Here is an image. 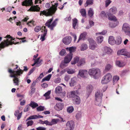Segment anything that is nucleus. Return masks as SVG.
Instances as JSON below:
<instances>
[{
	"instance_id": "44",
	"label": "nucleus",
	"mask_w": 130,
	"mask_h": 130,
	"mask_svg": "<svg viewBox=\"0 0 130 130\" xmlns=\"http://www.w3.org/2000/svg\"><path fill=\"white\" fill-rule=\"evenodd\" d=\"M77 20L76 19H73V28L75 29V26L77 22Z\"/></svg>"
},
{
	"instance_id": "23",
	"label": "nucleus",
	"mask_w": 130,
	"mask_h": 130,
	"mask_svg": "<svg viewBox=\"0 0 130 130\" xmlns=\"http://www.w3.org/2000/svg\"><path fill=\"white\" fill-rule=\"evenodd\" d=\"M76 77H73L71 78V81L70 82L69 84L71 86H73L75 84L76 82Z\"/></svg>"
},
{
	"instance_id": "19",
	"label": "nucleus",
	"mask_w": 130,
	"mask_h": 130,
	"mask_svg": "<svg viewBox=\"0 0 130 130\" xmlns=\"http://www.w3.org/2000/svg\"><path fill=\"white\" fill-rule=\"evenodd\" d=\"M116 66L120 67H123L125 65V63L124 62L119 60H117L116 61Z\"/></svg>"
},
{
	"instance_id": "3",
	"label": "nucleus",
	"mask_w": 130,
	"mask_h": 130,
	"mask_svg": "<svg viewBox=\"0 0 130 130\" xmlns=\"http://www.w3.org/2000/svg\"><path fill=\"white\" fill-rule=\"evenodd\" d=\"M6 37V40H5L4 42H2L0 44V48H4L6 46H8L9 45L16 44L14 41H15L16 39H13L10 35H7Z\"/></svg>"
},
{
	"instance_id": "20",
	"label": "nucleus",
	"mask_w": 130,
	"mask_h": 130,
	"mask_svg": "<svg viewBox=\"0 0 130 130\" xmlns=\"http://www.w3.org/2000/svg\"><path fill=\"white\" fill-rule=\"evenodd\" d=\"M107 15L108 17V19L109 20L111 21H114L117 20V19L116 17L114 15H113L111 13H108L107 14Z\"/></svg>"
},
{
	"instance_id": "35",
	"label": "nucleus",
	"mask_w": 130,
	"mask_h": 130,
	"mask_svg": "<svg viewBox=\"0 0 130 130\" xmlns=\"http://www.w3.org/2000/svg\"><path fill=\"white\" fill-rule=\"evenodd\" d=\"M119 79V78L118 76H113V83H114V84L116 83Z\"/></svg>"
},
{
	"instance_id": "51",
	"label": "nucleus",
	"mask_w": 130,
	"mask_h": 130,
	"mask_svg": "<svg viewBox=\"0 0 130 130\" xmlns=\"http://www.w3.org/2000/svg\"><path fill=\"white\" fill-rule=\"evenodd\" d=\"M112 66L110 64H107L105 67V70L106 71H108L112 67Z\"/></svg>"
},
{
	"instance_id": "63",
	"label": "nucleus",
	"mask_w": 130,
	"mask_h": 130,
	"mask_svg": "<svg viewBox=\"0 0 130 130\" xmlns=\"http://www.w3.org/2000/svg\"><path fill=\"white\" fill-rule=\"evenodd\" d=\"M44 76V75L43 73H41L39 75V77H38L37 79L38 80L42 78Z\"/></svg>"
},
{
	"instance_id": "9",
	"label": "nucleus",
	"mask_w": 130,
	"mask_h": 130,
	"mask_svg": "<svg viewBox=\"0 0 130 130\" xmlns=\"http://www.w3.org/2000/svg\"><path fill=\"white\" fill-rule=\"evenodd\" d=\"M112 76L110 73H107L102 78L101 83L103 84H107L111 79Z\"/></svg>"
},
{
	"instance_id": "13",
	"label": "nucleus",
	"mask_w": 130,
	"mask_h": 130,
	"mask_svg": "<svg viewBox=\"0 0 130 130\" xmlns=\"http://www.w3.org/2000/svg\"><path fill=\"white\" fill-rule=\"evenodd\" d=\"M88 73L87 71L85 70H80L79 71L78 76H80L81 77L84 78L86 77Z\"/></svg>"
},
{
	"instance_id": "27",
	"label": "nucleus",
	"mask_w": 130,
	"mask_h": 130,
	"mask_svg": "<svg viewBox=\"0 0 130 130\" xmlns=\"http://www.w3.org/2000/svg\"><path fill=\"white\" fill-rule=\"evenodd\" d=\"M109 13L112 14H115L117 12L116 8L115 7H113L111 8L109 10Z\"/></svg>"
},
{
	"instance_id": "30",
	"label": "nucleus",
	"mask_w": 130,
	"mask_h": 130,
	"mask_svg": "<svg viewBox=\"0 0 130 130\" xmlns=\"http://www.w3.org/2000/svg\"><path fill=\"white\" fill-rule=\"evenodd\" d=\"M38 118V117L37 115H33L27 118L26 120V121L30 120L37 119Z\"/></svg>"
},
{
	"instance_id": "52",
	"label": "nucleus",
	"mask_w": 130,
	"mask_h": 130,
	"mask_svg": "<svg viewBox=\"0 0 130 130\" xmlns=\"http://www.w3.org/2000/svg\"><path fill=\"white\" fill-rule=\"evenodd\" d=\"M34 122L32 120H30L28 121L26 123L27 126L28 127L29 126L32 125L33 124Z\"/></svg>"
},
{
	"instance_id": "31",
	"label": "nucleus",
	"mask_w": 130,
	"mask_h": 130,
	"mask_svg": "<svg viewBox=\"0 0 130 130\" xmlns=\"http://www.w3.org/2000/svg\"><path fill=\"white\" fill-rule=\"evenodd\" d=\"M29 106L32 107L33 108L38 106V104L36 103L31 101L29 104Z\"/></svg>"
},
{
	"instance_id": "38",
	"label": "nucleus",
	"mask_w": 130,
	"mask_h": 130,
	"mask_svg": "<svg viewBox=\"0 0 130 130\" xmlns=\"http://www.w3.org/2000/svg\"><path fill=\"white\" fill-rule=\"evenodd\" d=\"M50 93L51 91H49L44 94V96L45 97V99H47L50 98Z\"/></svg>"
},
{
	"instance_id": "6",
	"label": "nucleus",
	"mask_w": 130,
	"mask_h": 130,
	"mask_svg": "<svg viewBox=\"0 0 130 130\" xmlns=\"http://www.w3.org/2000/svg\"><path fill=\"white\" fill-rule=\"evenodd\" d=\"M76 91H73L68 93L67 96L69 98H72L74 103L76 104H79L80 102V98L78 96L76 95Z\"/></svg>"
},
{
	"instance_id": "48",
	"label": "nucleus",
	"mask_w": 130,
	"mask_h": 130,
	"mask_svg": "<svg viewBox=\"0 0 130 130\" xmlns=\"http://www.w3.org/2000/svg\"><path fill=\"white\" fill-rule=\"evenodd\" d=\"M128 71L127 70H123L121 72L120 74L121 76H123L125 75Z\"/></svg>"
},
{
	"instance_id": "49",
	"label": "nucleus",
	"mask_w": 130,
	"mask_h": 130,
	"mask_svg": "<svg viewBox=\"0 0 130 130\" xmlns=\"http://www.w3.org/2000/svg\"><path fill=\"white\" fill-rule=\"evenodd\" d=\"M100 16L102 18H104L106 17V15L105 12L104 11H101Z\"/></svg>"
},
{
	"instance_id": "15",
	"label": "nucleus",
	"mask_w": 130,
	"mask_h": 130,
	"mask_svg": "<svg viewBox=\"0 0 130 130\" xmlns=\"http://www.w3.org/2000/svg\"><path fill=\"white\" fill-rule=\"evenodd\" d=\"M64 107V104L63 103H57L55 106L54 108L56 110L59 111L62 110Z\"/></svg>"
},
{
	"instance_id": "61",
	"label": "nucleus",
	"mask_w": 130,
	"mask_h": 130,
	"mask_svg": "<svg viewBox=\"0 0 130 130\" xmlns=\"http://www.w3.org/2000/svg\"><path fill=\"white\" fill-rule=\"evenodd\" d=\"M41 86L43 88H45L47 87L48 85L45 83H43L41 84Z\"/></svg>"
},
{
	"instance_id": "22",
	"label": "nucleus",
	"mask_w": 130,
	"mask_h": 130,
	"mask_svg": "<svg viewBox=\"0 0 130 130\" xmlns=\"http://www.w3.org/2000/svg\"><path fill=\"white\" fill-rule=\"evenodd\" d=\"M93 89V86L91 85H88L87 87V91L88 92V94H90Z\"/></svg>"
},
{
	"instance_id": "4",
	"label": "nucleus",
	"mask_w": 130,
	"mask_h": 130,
	"mask_svg": "<svg viewBox=\"0 0 130 130\" xmlns=\"http://www.w3.org/2000/svg\"><path fill=\"white\" fill-rule=\"evenodd\" d=\"M75 49L76 48L73 47L69 48V51L70 52V53L65 57L64 62H62L60 65V67L62 68V66L64 65V63H68L71 61L73 56L72 52L75 51Z\"/></svg>"
},
{
	"instance_id": "26",
	"label": "nucleus",
	"mask_w": 130,
	"mask_h": 130,
	"mask_svg": "<svg viewBox=\"0 0 130 130\" xmlns=\"http://www.w3.org/2000/svg\"><path fill=\"white\" fill-rule=\"evenodd\" d=\"M94 14V11L93 9L90 8H89L88 12V14L90 17H92Z\"/></svg>"
},
{
	"instance_id": "46",
	"label": "nucleus",
	"mask_w": 130,
	"mask_h": 130,
	"mask_svg": "<svg viewBox=\"0 0 130 130\" xmlns=\"http://www.w3.org/2000/svg\"><path fill=\"white\" fill-rule=\"evenodd\" d=\"M37 110L38 111H43L45 109L44 106H40L37 108Z\"/></svg>"
},
{
	"instance_id": "40",
	"label": "nucleus",
	"mask_w": 130,
	"mask_h": 130,
	"mask_svg": "<svg viewBox=\"0 0 130 130\" xmlns=\"http://www.w3.org/2000/svg\"><path fill=\"white\" fill-rule=\"evenodd\" d=\"M85 62V60L84 59H81L79 60L78 66L82 65Z\"/></svg>"
},
{
	"instance_id": "37",
	"label": "nucleus",
	"mask_w": 130,
	"mask_h": 130,
	"mask_svg": "<svg viewBox=\"0 0 130 130\" xmlns=\"http://www.w3.org/2000/svg\"><path fill=\"white\" fill-rule=\"evenodd\" d=\"M29 10L31 11H39V9H38L35 6H32L30 8Z\"/></svg>"
},
{
	"instance_id": "59",
	"label": "nucleus",
	"mask_w": 130,
	"mask_h": 130,
	"mask_svg": "<svg viewBox=\"0 0 130 130\" xmlns=\"http://www.w3.org/2000/svg\"><path fill=\"white\" fill-rule=\"evenodd\" d=\"M60 82V78L59 77L56 78L54 80V82L56 83H58Z\"/></svg>"
},
{
	"instance_id": "32",
	"label": "nucleus",
	"mask_w": 130,
	"mask_h": 130,
	"mask_svg": "<svg viewBox=\"0 0 130 130\" xmlns=\"http://www.w3.org/2000/svg\"><path fill=\"white\" fill-rule=\"evenodd\" d=\"M79 58L78 57H76L74 58L73 60L71 61L72 64H76L77 62H78L79 60Z\"/></svg>"
},
{
	"instance_id": "25",
	"label": "nucleus",
	"mask_w": 130,
	"mask_h": 130,
	"mask_svg": "<svg viewBox=\"0 0 130 130\" xmlns=\"http://www.w3.org/2000/svg\"><path fill=\"white\" fill-rule=\"evenodd\" d=\"M121 38L120 36H118L117 37L115 43H116L117 45H119L121 44L122 42Z\"/></svg>"
},
{
	"instance_id": "17",
	"label": "nucleus",
	"mask_w": 130,
	"mask_h": 130,
	"mask_svg": "<svg viewBox=\"0 0 130 130\" xmlns=\"http://www.w3.org/2000/svg\"><path fill=\"white\" fill-rule=\"evenodd\" d=\"M87 34V33L86 32H84L83 33H81L79 38L77 42H78L80 40H84L86 38Z\"/></svg>"
},
{
	"instance_id": "57",
	"label": "nucleus",
	"mask_w": 130,
	"mask_h": 130,
	"mask_svg": "<svg viewBox=\"0 0 130 130\" xmlns=\"http://www.w3.org/2000/svg\"><path fill=\"white\" fill-rule=\"evenodd\" d=\"M66 53V51L64 49H62L60 52L59 54L61 56H63Z\"/></svg>"
},
{
	"instance_id": "64",
	"label": "nucleus",
	"mask_w": 130,
	"mask_h": 130,
	"mask_svg": "<svg viewBox=\"0 0 130 130\" xmlns=\"http://www.w3.org/2000/svg\"><path fill=\"white\" fill-rule=\"evenodd\" d=\"M125 56H126L127 57H130V53L126 51Z\"/></svg>"
},
{
	"instance_id": "54",
	"label": "nucleus",
	"mask_w": 130,
	"mask_h": 130,
	"mask_svg": "<svg viewBox=\"0 0 130 130\" xmlns=\"http://www.w3.org/2000/svg\"><path fill=\"white\" fill-rule=\"evenodd\" d=\"M30 106L29 105H26L24 109V111L25 112H26L28 111L30 109Z\"/></svg>"
},
{
	"instance_id": "55",
	"label": "nucleus",
	"mask_w": 130,
	"mask_h": 130,
	"mask_svg": "<svg viewBox=\"0 0 130 130\" xmlns=\"http://www.w3.org/2000/svg\"><path fill=\"white\" fill-rule=\"evenodd\" d=\"M67 73L69 74H72L74 73V71L71 69H69L67 70Z\"/></svg>"
},
{
	"instance_id": "24",
	"label": "nucleus",
	"mask_w": 130,
	"mask_h": 130,
	"mask_svg": "<svg viewBox=\"0 0 130 130\" xmlns=\"http://www.w3.org/2000/svg\"><path fill=\"white\" fill-rule=\"evenodd\" d=\"M40 57L36 59H33L34 60H35V61L37 62L36 64V66L38 67L41 65V62L42 61V59H40Z\"/></svg>"
},
{
	"instance_id": "10",
	"label": "nucleus",
	"mask_w": 130,
	"mask_h": 130,
	"mask_svg": "<svg viewBox=\"0 0 130 130\" xmlns=\"http://www.w3.org/2000/svg\"><path fill=\"white\" fill-rule=\"evenodd\" d=\"M122 30L124 32L126 35L130 37V26L128 24L125 23L123 24Z\"/></svg>"
},
{
	"instance_id": "12",
	"label": "nucleus",
	"mask_w": 130,
	"mask_h": 130,
	"mask_svg": "<svg viewBox=\"0 0 130 130\" xmlns=\"http://www.w3.org/2000/svg\"><path fill=\"white\" fill-rule=\"evenodd\" d=\"M67 130H73L75 124L74 122L72 121H68L66 124Z\"/></svg>"
},
{
	"instance_id": "53",
	"label": "nucleus",
	"mask_w": 130,
	"mask_h": 130,
	"mask_svg": "<svg viewBox=\"0 0 130 130\" xmlns=\"http://www.w3.org/2000/svg\"><path fill=\"white\" fill-rule=\"evenodd\" d=\"M45 124L46 125H52V124L51 121L49 122L47 120L45 121Z\"/></svg>"
},
{
	"instance_id": "16",
	"label": "nucleus",
	"mask_w": 130,
	"mask_h": 130,
	"mask_svg": "<svg viewBox=\"0 0 130 130\" xmlns=\"http://www.w3.org/2000/svg\"><path fill=\"white\" fill-rule=\"evenodd\" d=\"M103 52L102 55L104 56L106 54H110L112 51V50L110 47L106 46L104 47V48Z\"/></svg>"
},
{
	"instance_id": "58",
	"label": "nucleus",
	"mask_w": 130,
	"mask_h": 130,
	"mask_svg": "<svg viewBox=\"0 0 130 130\" xmlns=\"http://www.w3.org/2000/svg\"><path fill=\"white\" fill-rule=\"evenodd\" d=\"M111 2L110 0H106L105 1L106 7H107L108 6Z\"/></svg>"
},
{
	"instance_id": "11",
	"label": "nucleus",
	"mask_w": 130,
	"mask_h": 130,
	"mask_svg": "<svg viewBox=\"0 0 130 130\" xmlns=\"http://www.w3.org/2000/svg\"><path fill=\"white\" fill-rule=\"evenodd\" d=\"M89 48L92 50H94L97 46V44L95 41L93 39H90L89 40Z\"/></svg>"
},
{
	"instance_id": "33",
	"label": "nucleus",
	"mask_w": 130,
	"mask_h": 130,
	"mask_svg": "<svg viewBox=\"0 0 130 130\" xmlns=\"http://www.w3.org/2000/svg\"><path fill=\"white\" fill-rule=\"evenodd\" d=\"M51 76L52 75L51 74L48 75L42 80V82H43L45 80L48 81L50 79Z\"/></svg>"
},
{
	"instance_id": "60",
	"label": "nucleus",
	"mask_w": 130,
	"mask_h": 130,
	"mask_svg": "<svg viewBox=\"0 0 130 130\" xmlns=\"http://www.w3.org/2000/svg\"><path fill=\"white\" fill-rule=\"evenodd\" d=\"M70 78V77L69 75H66L64 77V79L66 81L68 82Z\"/></svg>"
},
{
	"instance_id": "50",
	"label": "nucleus",
	"mask_w": 130,
	"mask_h": 130,
	"mask_svg": "<svg viewBox=\"0 0 130 130\" xmlns=\"http://www.w3.org/2000/svg\"><path fill=\"white\" fill-rule=\"evenodd\" d=\"M107 31L106 30H104L102 32H98L96 33V35L98 36L99 35H105L107 33Z\"/></svg>"
},
{
	"instance_id": "8",
	"label": "nucleus",
	"mask_w": 130,
	"mask_h": 130,
	"mask_svg": "<svg viewBox=\"0 0 130 130\" xmlns=\"http://www.w3.org/2000/svg\"><path fill=\"white\" fill-rule=\"evenodd\" d=\"M53 20V18H52L48 20L45 23V25L52 30L53 29V28L56 25L57 21L58 20V19H56L51 24V22Z\"/></svg>"
},
{
	"instance_id": "18",
	"label": "nucleus",
	"mask_w": 130,
	"mask_h": 130,
	"mask_svg": "<svg viewBox=\"0 0 130 130\" xmlns=\"http://www.w3.org/2000/svg\"><path fill=\"white\" fill-rule=\"evenodd\" d=\"M43 29L44 33L43 34L41 35V37H40V39L42 41H43L45 40V37L46 35L47 31V30L46 28V26H44L43 27Z\"/></svg>"
},
{
	"instance_id": "42",
	"label": "nucleus",
	"mask_w": 130,
	"mask_h": 130,
	"mask_svg": "<svg viewBox=\"0 0 130 130\" xmlns=\"http://www.w3.org/2000/svg\"><path fill=\"white\" fill-rule=\"evenodd\" d=\"M41 26H36L34 28V31L36 32H38L41 29Z\"/></svg>"
},
{
	"instance_id": "36",
	"label": "nucleus",
	"mask_w": 130,
	"mask_h": 130,
	"mask_svg": "<svg viewBox=\"0 0 130 130\" xmlns=\"http://www.w3.org/2000/svg\"><path fill=\"white\" fill-rule=\"evenodd\" d=\"M55 92L56 93H60L62 91L61 87L60 86H57L55 89Z\"/></svg>"
},
{
	"instance_id": "21",
	"label": "nucleus",
	"mask_w": 130,
	"mask_h": 130,
	"mask_svg": "<svg viewBox=\"0 0 130 130\" xmlns=\"http://www.w3.org/2000/svg\"><path fill=\"white\" fill-rule=\"evenodd\" d=\"M115 40L113 36H110L108 39V43L112 45L115 43Z\"/></svg>"
},
{
	"instance_id": "56",
	"label": "nucleus",
	"mask_w": 130,
	"mask_h": 130,
	"mask_svg": "<svg viewBox=\"0 0 130 130\" xmlns=\"http://www.w3.org/2000/svg\"><path fill=\"white\" fill-rule=\"evenodd\" d=\"M46 128L43 127L39 126L36 128L37 130H45Z\"/></svg>"
},
{
	"instance_id": "28",
	"label": "nucleus",
	"mask_w": 130,
	"mask_h": 130,
	"mask_svg": "<svg viewBox=\"0 0 130 130\" xmlns=\"http://www.w3.org/2000/svg\"><path fill=\"white\" fill-rule=\"evenodd\" d=\"M80 12L81 15L83 17H86V13L85 9H81L80 10Z\"/></svg>"
},
{
	"instance_id": "43",
	"label": "nucleus",
	"mask_w": 130,
	"mask_h": 130,
	"mask_svg": "<svg viewBox=\"0 0 130 130\" xmlns=\"http://www.w3.org/2000/svg\"><path fill=\"white\" fill-rule=\"evenodd\" d=\"M82 117V113L80 112L79 111L76 113L75 117L77 119H79Z\"/></svg>"
},
{
	"instance_id": "29",
	"label": "nucleus",
	"mask_w": 130,
	"mask_h": 130,
	"mask_svg": "<svg viewBox=\"0 0 130 130\" xmlns=\"http://www.w3.org/2000/svg\"><path fill=\"white\" fill-rule=\"evenodd\" d=\"M126 51L125 49H122L118 51L117 52V54L119 55H122L125 56Z\"/></svg>"
},
{
	"instance_id": "1",
	"label": "nucleus",
	"mask_w": 130,
	"mask_h": 130,
	"mask_svg": "<svg viewBox=\"0 0 130 130\" xmlns=\"http://www.w3.org/2000/svg\"><path fill=\"white\" fill-rule=\"evenodd\" d=\"M23 71L21 70H18L16 71H12L11 69H9L8 72L11 73H12L13 74L11 75L10 76L14 78L13 79V83L15 85L18 86L19 82V80L18 78V76H21L23 73Z\"/></svg>"
},
{
	"instance_id": "14",
	"label": "nucleus",
	"mask_w": 130,
	"mask_h": 130,
	"mask_svg": "<svg viewBox=\"0 0 130 130\" xmlns=\"http://www.w3.org/2000/svg\"><path fill=\"white\" fill-rule=\"evenodd\" d=\"M72 40L70 36H67L64 38L62 40V42L66 45L70 44Z\"/></svg>"
},
{
	"instance_id": "45",
	"label": "nucleus",
	"mask_w": 130,
	"mask_h": 130,
	"mask_svg": "<svg viewBox=\"0 0 130 130\" xmlns=\"http://www.w3.org/2000/svg\"><path fill=\"white\" fill-rule=\"evenodd\" d=\"M74 108L72 106H69L68 107L67 109L68 112L70 113L72 112L74 110Z\"/></svg>"
},
{
	"instance_id": "7",
	"label": "nucleus",
	"mask_w": 130,
	"mask_h": 130,
	"mask_svg": "<svg viewBox=\"0 0 130 130\" xmlns=\"http://www.w3.org/2000/svg\"><path fill=\"white\" fill-rule=\"evenodd\" d=\"M103 94L102 92L99 91L95 93V105L98 106H101V104L102 101V96Z\"/></svg>"
},
{
	"instance_id": "47",
	"label": "nucleus",
	"mask_w": 130,
	"mask_h": 130,
	"mask_svg": "<svg viewBox=\"0 0 130 130\" xmlns=\"http://www.w3.org/2000/svg\"><path fill=\"white\" fill-rule=\"evenodd\" d=\"M87 48V45L85 44H83L81 45V51H84Z\"/></svg>"
},
{
	"instance_id": "62",
	"label": "nucleus",
	"mask_w": 130,
	"mask_h": 130,
	"mask_svg": "<svg viewBox=\"0 0 130 130\" xmlns=\"http://www.w3.org/2000/svg\"><path fill=\"white\" fill-rule=\"evenodd\" d=\"M109 25L112 28H114L116 26V25L115 23H110L109 24Z\"/></svg>"
},
{
	"instance_id": "5",
	"label": "nucleus",
	"mask_w": 130,
	"mask_h": 130,
	"mask_svg": "<svg viewBox=\"0 0 130 130\" xmlns=\"http://www.w3.org/2000/svg\"><path fill=\"white\" fill-rule=\"evenodd\" d=\"M90 75L95 79L98 78L101 74V71L98 68H92L90 69L88 72Z\"/></svg>"
},
{
	"instance_id": "34",
	"label": "nucleus",
	"mask_w": 130,
	"mask_h": 130,
	"mask_svg": "<svg viewBox=\"0 0 130 130\" xmlns=\"http://www.w3.org/2000/svg\"><path fill=\"white\" fill-rule=\"evenodd\" d=\"M93 4V0H87L85 4V7H87L88 5H92Z\"/></svg>"
},
{
	"instance_id": "39",
	"label": "nucleus",
	"mask_w": 130,
	"mask_h": 130,
	"mask_svg": "<svg viewBox=\"0 0 130 130\" xmlns=\"http://www.w3.org/2000/svg\"><path fill=\"white\" fill-rule=\"evenodd\" d=\"M60 121V120L58 119H54L52 120L51 122L52 124V125L57 124Z\"/></svg>"
},
{
	"instance_id": "2",
	"label": "nucleus",
	"mask_w": 130,
	"mask_h": 130,
	"mask_svg": "<svg viewBox=\"0 0 130 130\" xmlns=\"http://www.w3.org/2000/svg\"><path fill=\"white\" fill-rule=\"evenodd\" d=\"M54 2H51V4L52 5V7H51L49 9L46 10L41 11L40 13V15H44L46 16L51 15L54 14L55 11L56 10L57 7L58 5L57 3H55V5L53 4Z\"/></svg>"
},
{
	"instance_id": "41",
	"label": "nucleus",
	"mask_w": 130,
	"mask_h": 130,
	"mask_svg": "<svg viewBox=\"0 0 130 130\" xmlns=\"http://www.w3.org/2000/svg\"><path fill=\"white\" fill-rule=\"evenodd\" d=\"M97 40L98 43H101L103 41V37L102 36H100L97 38Z\"/></svg>"
}]
</instances>
